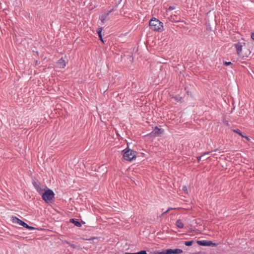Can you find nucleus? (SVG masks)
I'll return each mask as SVG.
<instances>
[{
	"instance_id": "f257e3e1",
	"label": "nucleus",
	"mask_w": 254,
	"mask_h": 254,
	"mask_svg": "<svg viewBox=\"0 0 254 254\" xmlns=\"http://www.w3.org/2000/svg\"><path fill=\"white\" fill-rule=\"evenodd\" d=\"M45 188L47 190L44 189L43 191H42L40 194L42 195V198L45 202L52 203L55 197V193L52 190L48 189L47 187Z\"/></svg>"
},
{
	"instance_id": "f03ea898",
	"label": "nucleus",
	"mask_w": 254,
	"mask_h": 254,
	"mask_svg": "<svg viewBox=\"0 0 254 254\" xmlns=\"http://www.w3.org/2000/svg\"><path fill=\"white\" fill-rule=\"evenodd\" d=\"M149 27L152 30L160 32L163 29V23L156 18H152L149 21Z\"/></svg>"
},
{
	"instance_id": "7ed1b4c3",
	"label": "nucleus",
	"mask_w": 254,
	"mask_h": 254,
	"mask_svg": "<svg viewBox=\"0 0 254 254\" xmlns=\"http://www.w3.org/2000/svg\"><path fill=\"white\" fill-rule=\"evenodd\" d=\"M122 152L123 153V158L127 161H131L136 158V152L132 149L127 148L123 150Z\"/></svg>"
},
{
	"instance_id": "20e7f679",
	"label": "nucleus",
	"mask_w": 254,
	"mask_h": 254,
	"mask_svg": "<svg viewBox=\"0 0 254 254\" xmlns=\"http://www.w3.org/2000/svg\"><path fill=\"white\" fill-rule=\"evenodd\" d=\"M11 220L13 223L18 224L19 225L23 226V227L27 228L28 230H35L36 228L32 226H29L25 222L22 221L16 216H12L11 217Z\"/></svg>"
},
{
	"instance_id": "39448f33",
	"label": "nucleus",
	"mask_w": 254,
	"mask_h": 254,
	"mask_svg": "<svg viewBox=\"0 0 254 254\" xmlns=\"http://www.w3.org/2000/svg\"><path fill=\"white\" fill-rule=\"evenodd\" d=\"M246 45V43L245 42H238L234 44V47L237 50V53L238 56L244 57L242 54V48L244 46Z\"/></svg>"
},
{
	"instance_id": "423d86ee",
	"label": "nucleus",
	"mask_w": 254,
	"mask_h": 254,
	"mask_svg": "<svg viewBox=\"0 0 254 254\" xmlns=\"http://www.w3.org/2000/svg\"><path fill=\"white\" fill-rule=\"evenodd\" d=\"M164 129L159 128L157 126L154 127L153 130L150 132L148 135L153 136L154 137L158 136L164 132Z\"/></svg>"
},
{
	"instance_id": "0eeeda50",
	"label": "nucleus",
	"mask_w": 254,
	"mask_h": 254,
	"mask_svg": "<svg viewBox=\"0 0 254 254\" xmlns=\"http://www.w3.org/2000/svg\"><path fill=\"white\" fill-rule=\"evenodd\" d=\"M167 254H181L183 253V250L180 249H167L166 250Z\"/></svg>"
},
{
	"instance_id": "6e6552de",
	"label": "nucleus",
	"mask_w": 254,
	"mask_h": 254,
	"mask_svg": "<svg viewBox=\"0 0 254 254\" xmlns=\"http://www.w3.org/2000/svg\"><path fill=\"white\" fill-rule=\"evenodd\" d=\"M33 186H34V187L35 188L36 190L38 192V193L40 194V193H41L42 191H43L44 190V189H42L39 185H38L35 181H34L33 183H32Z\"/></svg>"
},
{
	"instance_id": "1a4fd4ad",
	"label": "nucleus",
	"mask_w": 254,
	"mask_h": 254,
	"mask_svg": "<svg viewBox=\"0 0 254 254\" xmlns=\"http://www.w3.org/2000/svg\"><path fill=\"white\" fill-rule=\"evenodd\" d=\"M69 222L71 223L74 224V225L76 227H80L81 226V223L78 221V219L71 218L70 219Z\"/></svg>"
},
{
	"instance_id": "9d476101",
	"label": "nucleus",
	"mask_w": 254,
	"mask_h": 254,
	"mask_svg": "<svg viewBox=\"0 0 254 254\" xmlns=\"http://www.w3.org/2000/svg\"><path fill=\"white\" fill-rule=\"evenodd\" d=\"M57 64L58 66L60 68H64L65 66V62L63 58L60 59L58 61Z\"/></svg>"
},
{
	"instance_id": "9b49d317",
	"label": "nucleus",
	"mask_w": 254,
	"mask_h": 254,
	"mask_svg": "<svg viewBox=\"0 0 254 254\" xmlns=\"http://www.w3.org/2000/svg\"><path fill=\"white\" fill-rule=\"evenodd\" d=\"M233 131L234 132H236L237 133H238V134H239L240 136H241L242 137H244V138H246L248 140H249V138L248 136H245V135H244L242 133V132L240 131V130H239V129H233Z\"/></svg>"
},
{
	"instance_id": "f8f14e48",
	"label": "nucleus",
	"mask_w": 254,
	"mask_h": 254,
	"mask_svg": "<svg viewBox=\"0 0 254 254\" xmlns=\"http://www.w3.org/2000/svg\"><path fill=\"white\" fill-rule=\"evenodd\" d=\"M108 17V14H102L100 16V19L101 20L102 23L103 24L105 23V21L107 19Z\"/></svg>"
},
{
	"instance_id": "ddd939ff",
	"label": "nucleus",
	"mask_w": 254,
	"mask_h": 254,
	"mask_svg": "<svg viewBox=\"0 0 254 254\" xmlns=\"http://www.w3.org/2000/svg\"><path fill=\"white\" fill-rule=\"evenodd\" d=\"M176 226L180 229H182L184 227V224L180 219L178 220L176 222Z\"/></svg>"
},
{
	"instance_id": "4468645a",
	"label": "nucleus",
	"mask_w": 254,
	"mask_h": 254,
	"mask_svg": "<svg viewBox=\"0 0 254 254\" xmlns=\"http://www.w3.org/2000/svg\"><path fill=\"white\" fill-rule=\"evenodd\" d=\"M196 243L201 246H206L207 240L196 241Z\"/></svg>"
},
{
	"instance_id": "2eb2a0df",
	"label": "nucleus",
	"mask_w": 254,
	"mask_h": 254,
	"mask_svg": "<svg viewBox=\"0 0 254 254\" xmlns=\"http://www.w3.org/2000/svg\"><path fill=\"white\" fill-rule=\"evenodd\" d=\"M217 245V244L216 243H213L212 241H207V245H206V246H208V247H216Z\"/></svg>"
},
{
	"instance_id": "dca6fc26",
	"label": "nucleus",
	"mask_w": 254,
	"mask_h": 254,
	"mask_svg": "<svg viewBox=\"0 0 254 254\" xmlns=\"http://www.w3.org/2000/svg\"><path fill=\"white\" fill-rule=\"evenodd\" d=\"M64 243L68 244L69 246H70L71 248H72L73 249H79V248H80L79 246L70 244L69 242H68L66 241H65Z\"/></svg>"
},
{
	"instance_id": "f3484780",
	"label": "nucleus",
	"mask_w": 254,
	"mask_h": 254,
	"mask_svg": "<svg viewBox=\"0 0 254 254\" xmlns=\"http://www.w3.org/2000/svg\"><path fill=\"white\" fill-rule=\"evenodd\" d=\"M125 254H147L145 250H142L137 253H126Z\"/></svg>"
},
{
	"instance_id": "a211bd4d",
	"label": "nucleus",
	"mask_w": 254,
	"mask_h": 254,
	"mask_svg": "<svg viewBox=\"0 0 254 254\" xmlns=\"http://www.w3.org/2000/svg\"><path fill=\"white\" fill-rule=\"evenodd\" d=\"M102 29H103L102 27H98L97 30V33H98L99 38H101L102 37Z\"/></svg>"
},
{
	"instance_id": "6ab92c4d",
	"label": "nucleus",
	"mask_w": 254,
	"mask_h": 254,
	"mask_svg": "<svg viewBox=\"0 0 254 254\" xmlns=\"http://www.w3.org/2000/svg\"><path fill=\"white\" fill-rule=\"evenodd\" d=\"M193 241H185L184 242V244L186 246H190L192 245V244L193 243Z\"/></svg>"
},
{
	"instance_id": "aec40b11",
	"label": "nucleus",
	"mask_w": 254,
	"mask_h": 254,
	"mask_svg": "<svg viewBox=\"0 0 254 254\" xmlns=\"http://www.w3.org/2000/svg\"><path fill=\"white\" fill-rule=\"evenodd\" d=\"M210 153V152H206L204 153L202 155L197 157L196 158H197V161L198 162H199L202 157H203L206 155L209 154Z\"/></svg>"
},
{
	"instance_id": "412c9836",
	"label": "nucleus",
	"mask_w": 254,
	"mask_h": 254,
	"mask_svg": "<svg viewBox=\"0 0 254 254\" xmlns=\"http://www.w3.org/2000/svg\"><path fill=\"white\" fill-rule=\"evenodd\" d=\"M153 254H167L166 251L164 250L162 252H158V251H155L153 253Z\"/></svg>"
},
{
	"instance_id": "4be33fe9",
	"label": "nucleus",
	"mask_w": 254,
	"mask_h": 254,
	"mask_svg": "<svg viewBox=\"0 0 254 254\" xmlns=\"http://www.w3.org/2000/svg\"><path fill=\"white\" fill-rule=\"evenodd\" d=\"M173 98H174L175 100L177 102L181 101L182 99V97H181L180 96H176L173 97Z\"/></svg>"
},
{
	"instance_id": "5701e85b",
	"label": "nucleus",
	"mask_w": 254,
	"mask_h": 254,
	"mask_svg": "<svg viewBox=\"0 0 254 254\" xmlns=\"http://www.w3.org/2000/svg\"><path fill=\"white\" fill-rule=\"evenodd\" d=\"M232 64V63L230 62H225L224 63V65L226 66L230 65Z\"/></svg>"
},
{
	"instance_id": "b1692460",
	"label": "nucleus",
	"mask_w": 254,
	"mask_h": 254,
	"mask_svg": "<svg viewBox=\"0 0 254 254\" xmlns=\"http://www.w3.org/2000/svg\"><path fill=\"white\" fill-rule=\"evenodd\" d=\"M183 190L185 192H186L187 193H188V192H187V188L186 186H183Z\"/></svg>"
},
{
	"instance_id": "393cba45",
	"label": "nucleus",
	"mask_w": 254,
	"mask_h": 254,
	"mask_svg": "<svg viewBox=\"0 0 254 254\" xmlns=\"http://www.w3.org/2000/svg\"><path fill=\"white\" fill-rule=\"evenodd\" d=\"M175 8V7L174 6H170L169 7L168 10H171L174 9Z\"/></svg>"
},
{
	"instance_id": "a878e982",
	"label": "nucleus",
	"mask_w": 254,
	"mask_h": 254,
	"mask_svg": "<svg viewBox=\"0 0 254 254\" xmlns=\"http://www.w3.org/2000/svg\"><path fill=\"white\" fill-rule=\"evenodd\" d=\"M251 38L254 40V32L253 33H252Z\"/></svg>"
},
{
	"instance_id": "bb28decb",
	"label": "nucleus",
	"mask_w": 254,
	"mask_h": 254,
	"mask_svg": "<svg viewBox=\"0 0 254 254\" xmlns=\"http://www.w3.org/2000/svg\"><path fill=\"white\" fill-rule=\"evenodd\" d=\"M173 208H169L168 209V210H167L164 213H166L167 212H168L171 209H172Z\"/></svg>"
},
{
	"instance_id": "cd10ccee",
	"label": "nucleus",
	"mask_w": 254,
	"mask_h": 254,
	"mask_svg": "<svg viewBox=\"0 0 254 254\" xmlns=\"http://www.w3.org/2000/svg\"><path fill=\"white\" fill-rule=\"evenodd\" d=\"M113 11V9H111L108 11V12L107 14H108V15L110 14V13H111Z\"/></svg>"
},
{
	"instance_id": "c85d7f7f",
	"label": "nucleus",
	"mask_w": 254,
	"mask_h": 254,
	"mask_svg": "<svg viewBox=\"0 0 254 254\" xmlns=\"http://www.w3.org/2000/svg\"><path fill=\"white\" fill-rule=\"evenodd\" d=\"M99 40L102 42L103 43H104V40L103 39V38L102 37L101 38H99Z\"/></svg>"
},
{
	"instance_id": "c756f323",
	"label": "nucleus",
	"mask_w": 254,
	"mask_h": 254,
	"mask_svg": "<svg viewBox=\"0 0 254 254\" xmlns=\"http://www.w3.org/2000/svg\"><path fill=\"white\" fill-rule=\"evenodd\" d=\"M226 124L227 125H228V121H226Z\"/></svg>"
},
{
	"instance_id": "7c9ffc66",
	"label": "nucleus",
	"mask_w": 254,
	"mask_h": 254,
	"mask_svg": "<svg viewBox=\"0 0 254 254\" xmlns=\"http://www.w3.org/2000/svg\"><path fill=\"white\" fill-rule=\"evenodd\" d=\"M36 54H37V55H38V52H36Z\"/></svg>"
},
{
	"instance_id": "2f4dec72",
	"label": "nucleus",
	"mask_w": 254,
	"mask_h": 254,
	"mask_svg": "<svg viewBox=\"0 0 254 254\" xmlns=\"http://www.w3.org/2000/svg\"><path fill=\"white\" fill-rule=\"evenodd\" d=\"M180 22V21H176V22Z\"/></svg>"
}]
</instances>
